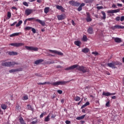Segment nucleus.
I'll return each mask as SVG.
<instances>
[{"label": "nucleus", "instance_id": "obj_1", "mask_svg": "<svg viewBox=\"0 0 124 124\" xmlns=\"http://www.w3.org/2000/svg\"><path fill=\"white\" fill-rule=\"evenodd\" d=\"M75 68H77V70L80 71V72H82V73H86V72H89V70L87 68V67L83 66V65H78V64H74L70 67L65 68V70H72L75 69Z\"/></svg>", "mask_w": 124, "mask_h": 124}, {"label": "nucleus", "instance_id": "obj_2", "mask_svg": "<svg viewBox=\"0 0 124 124\" xmlns=\"http://www.w3.org/2000/svg\"><path fill=\"white\" fill-rule=\"evenodd\" d=\"M1 66H6L7 67H11V66H14L15 64L18 65L19 63L15 62H6V61L3 60L1 61Z\"/></svg>", "mask_w": 124, "mask_h": 124}, {"label": "nucleus", "instance_id": "obj_3", "mask_svg": "<svg viewBox=\"0 0 124 124\" xmlns=\"http://www.w3.org/2000/svg\"><path fill=\"white\" fill-rule=\"evenodd\" d=\"M27 20L28 21H33L34 20L35 22H37L38 23L40 24V25H42V26H43V27H44V26H45L46 25L45 21H44L43 20H41L40 19H36V18H35V17H31V18H27Z\"/></svg>", "mask_w": 124, "mask_h": 124}, {"label": "nucleus", "instance_id": "obj_4", "mask_svg": "<svg viewBox=\"0 0 124 124\" xmlns=\"http://www.w3.org/2000/svg\"><path fill=\"white\" fill-rule=\"evenodd\" d=\"M25 48H26V50H28V51H34V52H37V51H38V47H35L33 46H25Z\"/></svg>", "mask_w": 124, "mask_h": 124}, {"label": "nucleus", "instance_id": "obj_5", "mask_svg": "<svg viewBox=\"0 0 124 124\" xmlns=\"http://www.w3.org/2000/svg\"><path fill=\"white\" fill-rule=\"evenodd\" d=\"M11 46H14V47H21V46H24L25 44L23 43H11L10 44Z\"/></svg>", "mask_w": 124, "mask_h": 124}, {"label": "nucleus", "instance_id": "obj_6", "mask_svg": "<svg viewBox=\"0 0 124 124\" xmlns=\"http://www.w3.org/2000/svg\"><path fill=\"white\" fill-rule=\"evenodd\" d=\"M48 51H49V52H51V53H54V54H57L59 56H63V53H62L61 52L58 51L57 50H53L51 49H48L47 50H46L47 52H48Z\"/></svg>", "mask_w": 124, "mask_h": 124}, {"label": "nucleus", "instance_id": "obj_7", "mask_svg": "<svg viewBox=\"0 0 124 124\" xmlns=\"http://www.w3.org/2000/svg\"><path fill=\"white\" fill-rule=\"evenodd\" d=\"M69 3L71 4V5H72V6L78 7L79 6V5H80L79 2H78L77 1H75L74 0L69 1Z\"/></svg>", "mask_w": 124, "mask_h": 124}, {"label": "nucleus", "instance_id": "obj_8", "mask_svg": "<svg viewBox=\"0 0 124 124\" xmlns=\"http://www.w3.org/2000/svg\"><path fill=\"white\" fill-rule=\"evenodd\" d=\"M121 10L120 9H117L116 10H111L107 11V13L108 14H113V13H118V12H120Z\"/></svg>", "mask_w": 124, "mask_h": 124}, {"label": "nucleus", "instance_id": "obj_9", "mask_svg": "<svg viewBox=\"0 0 124 124\" xmlns=\"http://www.w3.org/2000/svg\"><path fill=\"white\" fill-rule=\"evenodd\" d=\"M85 20H86L87 22H92L93 21V19L91 18V15L90 14V13L87 12L86 13V17L85 18Z\"/></svg>", "mask_w": 124, "mask_h": 124}, {"label": "nucleus", "instance_id": "obj_10", "mask_svg": "<svg viewBox=\"0 0 124 124\" xmlns=\"http://www.w3.org/2000/svg\"><path fill=\"white\" fill-rule=\"evenodd\" d=\"M57 18L59 21H61V20H63V19H65L66 18L65 14H63L62 15H58Z\"/></svg>", "mask_w": 124, "mask_h": 124}, {"label": "nucleus", "instance_id": "obj_11", "mask_svg": "<svg viewBox=\"0 0 124 124\" xmlns=\"http://www.w3.org/2000/svg\"><path fill=\"white\" fill-rule=\"evenodd\" d=\"M19 71H23V69L18 68V69H11L9 71V72L10 73H14V72H17Z\"/></svg>", "mask_w": 124, "mask_h": 124}, {"label": "nucleus", "instance_id": "obj_12", "mask_svg": "<svg viewBox=\"0 0 124 124\" xmlns=\"http://www.w3.org/2000/svg\"><path fill=\"white\" fill-rule=\"evenodd\" d=\"M33 12V10L31 9H27L25 10V14L27 16H29L30 14H31Z\"/></svg>", "mask_w": 124, "mask_h": 124}, {"label": "nucleus", "instance_id": "obj_13", "mask_svg": "<svg viewBox=\"0 0 124 124\" xmlns=\"http://www.w3.org/2000/svg\"><path fill=\"white\" fill-rule=\"evenodd\" d=\"M103 95H105V96H109L110 95H115L116 93H110L109 92H103L102 93Z\"/></svg>", "mask_w": 124, "mask_h": 124}, {"label": "nucleus", "instance_id": "obj_14", "mask_svg": "<svg viewBox=\"0 0 124 124\" xmlns=\"http://www.w3.org/2000/svg\"><path fill=\"white\" fill-rule=\"evenodd\" d=\"M107 65L108 66V67H111V68H117V67H116L114 64V62H112L111 63H108Z\"/></svg>", "mask_w": 124, "mask_h": 124}, {"label": "nucleus", "instance_id": "obj_15", "mask_svg": "<svg viewBox=\"0 0 124 124\" xmlns=\"http://www.w3.org/2000/svg\"><path fill=\"white\" fill-rule=\"evenodd\" d=\"M57 9L58 10H61L62 12H64V8L60 5H57L56 6Z\"/></svg>", "mask_w": 124, "mask_h": 124}, {"label": "nucleus", "instance_id": "obj_16", "mask_svg": "<svg viewBox=\"0 0 124 124\" xmlns=\"http://www.w3.org/2000/svg\"><path fill=\"white\" fill-rule=\"evenodd\" d=\"M44 62V60L43 59H39L38 60H36V61L34 62L35 64L38 65L39 63H41V62Z\"/></svg>", "mask_w": 124, "mask_h": 124}, {"label": "nucleus", "instance_id": "obj_17", "mask_svg": "<svg viewBox=\"0 0 124 124\" xmlns=\"http://www.w3.org/2000/svg\"><path fill=\"white\" fill-rule=\"evenodd\" d=\"M8 54L10 55V56H17V55H18V52L15 51H10L9 52Z\"/></svg>", "mask_w": 124, "mask_h": 124}, {"label": "nucleus", "instance_id": "obj_18", "mask_svg": "<svg viewBox=\"0 0 124 124\" xmlns=\"http://www.w3.org/2000/svg\"><path fill=\"white\" fill-rule=\"evenodd\" d=\"M81 51L83 53L87 54V53H89V52H90V49L88 48L87 47H85L82 49Z\"/></svg>", "mask_w": 124, "mask_h": 124}, {"label": "nucleus", "instance_id": "obj_19", "mask_svg": "<svg viewBox=\"0 0 124 124\" xmlns=\"http://www.w3.org/2000/svg\"><path fill=\"white\" fill-rule=\"evenodd\" d=\"M87 32L90 34H93V30L92 27H89L87 30Z\"/></svg>", "mask_w": 124, "mask_h": 124}, {"label": "nucleus", "instance_id": "obj_20", "mask_svg": "<svg viewBox=\"0 0 124 124\" xmlns=\"http://www.w3.org/2000/svg\"><path fill=\"white\" fill-rule=\"evenodd\" d=\"M33 120H36L34 121H32L31 122V124H37V123H38V120H37V118L35 117L34 118L31 119L32 121H33Z\"/></svg>", "mask_w": 124, "mask_h": 124}, {"label": "nucleus", "instance_id": "obj_21", "mask_svg": "<svg viewBox=\"0 0 124 124\" xmlns=\"http://www.w3.org/2000/svg\"><path fill=\"white\" fill-rule=\"evenodd\" d=\"M114 41L116 43H121L122 42V39L120 38H114Z\"/></svg>", "mask_w": 124, "mask_h": 124}, {"label": "nucleus", "instance_id": "obj_22", "mask_svg": "<svg viewBox=\"0 0 124 124\" xmlns=\"http://www.w3.org/2000/svg\"><path fill=\"white\" fill-rule=\"evenodd\" d=\"M58 82V85L60 86V85H65L67 83H68V81H59Z\"/></svg>", "mask_w": 124, "mask_h": 124}, {"label": "nucleus", "instance_id": "obj_23", "mask_svg": "<svg viewBox=\"0 0 124 124\" xmlns=\"http://www.w3.org/2000/svg\"><path fill=\"white\" fill-rule=\"evenodd\" d=\"M74 44L77 46L80 47V46H81V44H82V43H81L80 41H75Z\"/></svg>", "mask_w": 124, "mask_h": 124}, {"label": "nucleus", "instance_id": "obj_24", "mask_svg": "<svg viewBox=\"0 0 124 124\" xmlns=\"http://www.w3.org/2000/svg\"><path fill=\"white\" fill-rule=\"evenodd\" d=\"M113 29H124V26H120V25H115L114 27H113Z\"/></svg>", "mask_w": 124, "mask_h": 124}, {"label": "nucleus", "instance_id": "obj_25", "mask_svg": "<svg viewBox=\"0 0 124 124\" xmlns=\"http://www.w3.org/2000/svg\"><path fill=\"white\" fill-rule=\"evenodd\" d=\"M86 117V115H82L81 116H79L76 118V120L80 121V120H83Z\"/></svg>", "mask_w": 124, "mask_h": 124}, {"label": "nucleus", "instance_id": "obj_26", "mask_svg": "<svg viewBox=\"0 0 124 124\" xmlns=\"http://www.w3.org/2000/svg\"><path fill=\"white\" fill-rule=\"evenodd\" d=\"M1 108H2L3 110H5L7 108V106L5 104H2L1 105Z\"/></svg>", "mask_w": 124, "mask_h": 124}, {"label": "nucleus", "instance_id": "obj_27", "mask_svg": "<svg viewBox=\"0 0 124 124\" xmlns=\"http://www.w3.org/2000/svg\"><path fill=\"white\" fill-rule=\"evenodd\" d=\"M101 13L103 15V17H102V18L103 19V20H105L106 19V14L105 13V12L104 11H102L101 12Z\"/></svg>", "mask_w": 124, "mask_h": 124}, {"label": "nucleus", "instance_id": "obj_28", "mask_svg": "<svg viewBox=\"0 0 124 124\" xmlns=\"http://www.w3.org/2000/svg\"><path fill=\"white\" fill-rule=\"evenodd\" d=\"M45 122H49L50 121V114H48L46 117L45 118Z\"/></svg>", "mask_w": 124, "mask_h": 124}, {"label": "nucleus", "instance_id": "obj_29", "mask_svg": "<svg viewBox=\"0 0 124 124\" xmlns=\"http://www.w3.org/2000/svg\"><path fill=\"white\" fill-rule=\"evenodd\" d=\"M90 105V102H87L84 105H82L81 107V109H83V108H85V107L87 106H89Z\"/></svg>", "mask_w": 124, "mask_h": 124}, {"label": "nucleus", "instance_id": "obj_30", "mask_svg": "<svg viewBox=\"0 0 124 124\" xmlns=\"http://www.w3.org/2000/svg\"><path fill=\"white\" fill-rule=\"evenodd\" d=\"M19 34H20V33L16 32V33H14L11 34L10 35V37H13V36H17L19 35Z\"/></svg>", "mask_w": 124, "mask_h": 124}, {"label": "nucleus", "instance_id": "obj_31", "mask_svg": "<svg viewBox=\"0 0 124 124\" xmlns=\"http://www.w3.org/2000/svg\"><path fill=\"white\" fill-rule=\"evenodd\" d=\"M19 121L20 124H27L26 123H25V121L24 120V119H23L22 117L19 118Z\"/></svg>", "mask_w": 124, "mask_h": 124}, {"label": "nucleus", "instance_id": "obj_32", "mask_svg": "<svg viewBox=\"0 0 124 124\" xmlns=\"http://www.w3.org/2000/svg\"><path fill=\"white\" fill-rule=\"evenodd\" d=\"M49 10H50V8L49 7H46L44 9L45 13H46V14H47V13H48V12H49Z\"/></svg>", "mask_w": 124, "mask_h": 124}, {"label": "nucleus", "instance_id": "obj_33", "mask_svg": "<svg viewBox=\"0 0 124 124\" xmlns=\"http://www.w3.org/2000/svg\"><path fill=\"white\" fill-rule=\"evenodd\" d=\"M22 24H23V21L22 20H19L18 23L16 25V28H18V27H20Z\"/></svg>", "mask_w": 124, "mask_h": 124}, {"label": "nucleus", "instance_id": "obj_34", "mask_svg": "<svg viewBox=\"0 0 124 124\" xmlns=\"http://www.w3.org/2000/svg\"><path fill=\"white\" fill-rule=\"evenodd\" d=\"M113 63L114 64V66H116V65H121V64H122V63L116 61V62H113Z\"/></svg>", "mask_w": 124, "mask_h": 124}, {"label": "nucleus", "instance_id": "obj_35", "mask_svg": "<svg viewBox=\"0 0 124 124\" xmlns=\"http://www.w3.org/2000/svg\"><path fill=\"white\" fill-rule=\"evenodd\" d=\"M11 18V13L10 12H8L7 13V19H9Z\"/></svg>", "mask_w": 124, "mask_h": 124}, {"label": "nucleus", "instance_id": "obj_36", "mask_svg": "<svg viewBox=\"0 0 124 124\" xmlns=\"http://www.w3.org/2000/svg\"><path fill=\"white\" fill-rule=\"evenodd\" d=\"M52 86H55V87H57V86H59L58 81L52 82Z\"/></svg>", "mask_w": 124, "mask_h": 124}, {"label": "nucleus", "instance_id": "obj_37", "mask_svg": "<svg viewBox=\"0 0 124 124\" xmlns=\"http://www.w3.org/2000/svg\"><path fill=\"white\" fill-rule=\"evenodd\" d=\"M80 99H81V98L79 96H76L74 98L75 101H79Z\"/></svg>", "mask_w": 124, "mask_h": 124}, {"label": "nucleus", "instance_id": "obj_38", "mask_svg": "<svg viewBox=\"0 0 124 124\" xmlns=\"http://www.w3.org/2000/svg\"><path fill=\"white\" fill-rule=\"evenodd\" d=\"M31 29H32V27H30V26H27L24 29V30H25V31H30V30H31Z\"/></svg>", "mask_w": 124, "mask_h": 124}, {"label": "nucleus", "instance_id": "obj_39", "mask_svg": "<svg viewBox=\"0 0 124 124\" xmlns=\"http://www.w3.org/2000/svg\"><path fill=\"white\" fill-rule=\"evenodd\" d=\"M82 40L83 41H87L88 40V38H87V36L83 35Z\"/></svg>", "mask_w": 124, "mask_h": 124}, {"label": "nucleus", "instance_id": "obj_40", "mask_svg": "<svg viewBox=\"0 0 124 124\" xmlns=\"http://www.w3.org/2000/svg\"><path fill=\"white\" fill-rule=\"evenodd\" d=\"M46 64H53V63H55V62L51 61V62H46Z\"/></svg>", "mask_w": 124, "mask_h": 124}, {"label": "nucleus", "instance_id": "obj_41", "mask_svg": "<svg viewBox=\"0 0 124 124\" xmlns=\"http://www.w3.org/2000/svg\"><path fill=\"white\" fill-rule=\"evenodd\" d=\"M47 84V85H51L53 86V82H45V85Z\"/></svg>", "mask_w": 124, "mask_h": 124}, {"label": "nucleus", "instance_id": "obj_42", "mask_svg": "<svg viewBox=\"0 0 124 124\" xmlns=\"http://www.w3.org/2000/svg\"><path fill=\"white\" fill-rule=\"evenodd\" d=\"M23 5H25V6H27V7L29 6V4L28 3V2H27L26 1L23 2Z\"/></svg>", "mask_w": 124, "mask_h": 124}, {"label": "nucleus", "instance_id": "obj_43", "mask_svg": "<svg viewBox=\"0 0 124 124\" xmlns=\"http://www.w3.org/2000/svg\"><path fill=\"white\" fill-rule=\"evenodd\" d=\"M44 115H46V112H45L44 113H42L41 114L40 116V118H42L44 116Z\"/></svg>", "mask_w": 124, "mask_h": 124}, {"label": "nucleus", "instance_id": "obj_44", "mask_svg": "<svg viewBox=\"0 0 124 124\" xmlns=\"http://www.w3.org/2000/svg\"><path fill=\"white\" fill-rule=\"evenodd\" d=\"M106 106H107V107H110V102L109 101H108L107 102V103L106 104Z\"/></svg>", "mask_w": 124, "mask_h": 124}, {"label": "nucleus", "instance_id": "obj_45", "mask_svg": "<svg viewBox=\"0 0 124 124\" xmlns=\"http://www.w3.org/2000/svg\"><path fill=\"white\" fill-rule=\"evenodd\" d=\"M33 33H36V30H35V29L34 28H32V29H31Z\"/></svg>", "mask_w": 124, "mask_h": 124}, {"label": "nucleus", "instance_id": "obj_46", "mask_svg": "<svg viewBox=\"0 0 124 124\" xmlns=\"http://www.w3.org/2000/svg\"><path fill=\"white\" fill-rule=\"evenodd\" d=\"M92 54L93 55H94L95 56H97V55H98V52H93L92 53Z\"/></svg>", "mask_w": 124, "mask_h": 124}, {"label": "nucleus", "instance_id": "obj_47", "mask_svg": "<svg viewBox=\"0 0 124 124\" xmlns=\"http://www.w3.org/2000/svg\"><path fill=\"white\" fill-rule=\"evenodd\" d=\"M23 99L24 100H28V99H29V97H28V96L25 95L23 97Z\"/></svg>", "mask_w": 124, "mask_h": 124}, {"label": "nucleus", "instance_id": "obj_48", "mask_svg": "<svg viewBox=\"0 0 124 124\" xmlns=\"http://www.w3.org/2000/svg\"><path fill=\"white\" fill-rule=\"evenodd\" d=\"M103 8V6H102L97 7V9H98V10H99L100 9H102Z\"/></svg>", "mask_w": 124, "mask_h": 124}, {"label": "nucleus", "instance_id": "obj_49", "mask_svg": "<svg viewBox=\"0 0 124 124\" xmlns=\"http://www.w3.org/2000/svg\"><path fill=\"white\" fill-rule=\"evenodd\" d=\"M93 2V0H92L91 1V0H85V2L86 3H89L90 2Z\"/></svg>", "mask_w": 124, "mask_h": 124}, {"label": "nucleus", "instance_id": "obj_50", "mask_svg": "<svg viewBox=\"0 0 124 124\" xmlns=\"http://www.w3.org/2000/svg\"><path fill=\"white\" fill-rule=\"evenodd\" d=\"M57 93H59V94H62V91L58 90Z\"/></svg>", "mask_w": 124, "mask_h": 124}, {"label": "nucleus", "instance_id": "obj_51", "mask_svg": "<svg viewBox=\"0 0 124 124\" xmlns=\"http://www.w3.org/2000/svg\"><path fill=\"white\" fill-rule=\"evenodd\" d=\"M17 24V21H16L14 22L13 24H11V27H13L15 25H16Z\"/></svg>", "mask_w": 124, "mask_h": 124}, {"label": "nucleus", "instance_id": "obj_52", "mask_svg": "<svg viewBox=\"0 0 124 124\" xmlns=\"http://www.w3.org/2000/svg\"><path fill=\"white\" fill-rule=\"evenodd\" d=\"M124 20V16H122L120 18V21H121V22H123Z\"/></svg>", "mask_w": 124, "mask_h": 124}, {"label": "nucleus", "instance_id": "obj_53", "mask_svg": "<svg viewBox=\"0 0 124 124\" xmlns=\"http://www.w3.org/2000/svg\"><path fill=\"white\" fill-rule=\"evenodd\" d=\"M112 8H117V6H116V4H113L112 5Z\"/></svg>", "mask_w": 124, "mask_h": 124}, {"label": "nucleus", "instance_id": "obj_54", "mask_svg": "<svg viewBox=\"0 0 124 124\" xmlns=\"http://www.w3.org/2000/svg\"><path fill=\"white\" fill-rule=\"evenodd\" d=\"M120 16H117L115 18L116 21H120Z\"/></svg>", "mask_w": 124, "mask_h": 124}, {"label": "nucleus", "instance_id": "obj_55", "mask_svg": "<svg viewBox=\"0 0 124 124\" xmlns=\"http://www.w3.org/2000/svg\"><path fill=\"white\" fill-rule=\"evenodd\" d=\"M78 11H81L82 10V7H80V6L78 7Z\"/></svg>", "mask_w": 124, "mask_h": 124}, {"label": "nucleus", "instance_id": "obj_56", "mask_svg": "<svg viewBox=\"0 0 124 124\" xmlns=\"http://www.w3.org/2000/svg\"><path fill=\"white\" fill-rule=\"evenodd\" d=\"M55 118H56V115L53 114V115L51 116V119H55Z\"/></svg>", "mask_w": 124, "mask_h": 124}, {"label": "nucleus", "instance_id": "obj_57", "mask_svg": "<svg viewBox=\"0 0 124 124\" xmlns=\"http://www.w3.org/2000/svg\"><path fill=\"white\" fill-rule=\"evenodd\" d=\"M70 121H68V120H67L65 121V124H70Z\"/></svg>", "mask_w": 124, "mask_h": 124}, {"label": "nucleus", "instance_id": "obj_58", "mask_svg": "<svg viewBox=\"0 0 124 124\" xmlns=\"http://www.w3.org/2000/svg\"><path fill=\"white\" fill-rule=\"evenodd\" d=\"M72 25H73V26H75V22L73 20H72Z\"/></svg>", "mask_w": 124, "mask_h": 124}, {"label": "nucleus", "instance_id": "obj_59", "mask_svg": "<svg viewBox=\"0 0 124 124\" xmlns=\"http://www.w3.org/2000/svg\"><path fill=\"white\" fill-rule=\"evenodd\" d=\"M38 85H45V82H44V83L39 82L38 83Z\"/></svg>", "mask_w": 124, "mask_h": 124}, {"label": "nucleus", "instance_id": "obj_60", "mask_svg": "<svg viewBox=\"0 0 124 124\" xmlns=\"http://www.w3.org/2000/svg\"><path fill=\"white\" fill-rule=\"evenodd\" d=\"M62 67L60 65L57 66V68H62Z\"/></svg>", "mask_w": 124, "mask_h": 124}, {"label": "nucleus", "instance_id": "obj_61", "mask_svg": "<svg viewBox=\"0 0 124 124\" xmlns=\"http://www.w3.org/2000/svg\"><path fill=\"white\" fill-rule=\"evenodd\" d=\"M84 5H85V3H82L79 6L83 7V6H84Z\"/></svg>", "mask_w": 124, "mask_h": 124}, {"label": "nucleus", "instance_id": "obj_62", "mask_svg": "<svg viewBox=\"0 0 124 124\" xmlns=\"http://www.w3.org/2000/svg\"><path fill=\"white\" fill-rule=\"evenodd\" d=\"M0 114L3 115V111H2L0 109Z\"/></svg>", "mask_w": 124, "mask_h": 124}, {"label": "nucleus", "instance_id": "obj_63", "mask_svg": "<svg viewBox=\"0 0 124 124\" xmlns=\"http://www.w3.org/2000/svg\"><path fill=\"white\" fill-rule=\"evenodd\" d=\"M117 5L118 6H121V7L123 6V4H120V3H117Z\"/></svg>", "mask_w": 124, "mask_h": 124}, {"label": "nucleus", "instance_id": "obj_64", "mask_svg": "<svg viewBox=\"0 0 124 124\" xmlns=\"http://www.w3.org/2000/svg\"><path fill=\"white\" fill-rule=\"evenodd\" d=\"M82 113H86V110L84 109H82Z\"/></svg>", "mask_w": 124, "mask_h": 124}]
</instances>
